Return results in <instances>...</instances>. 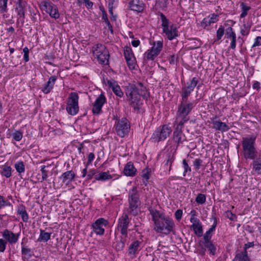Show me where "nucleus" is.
<instances>
[{
  "label": "nucleus",
  "instance_id": "f257e3e1",
  "mask_svg": "<svg viewBox=\"0 0 261 261\" xmlns=\"http://www.w3.org/2000/svg\"><path fill=\"white\" fill-rule=\"evenodd\" d=\"M149 211L153 222V229L156 233L167 235L173 231L175 223L171 218L155 209L149 208Z\"/></svg>",
  "mask_w": 261,
  "mask_h": 261
},
{
  "label": "nucleus",
  "instance_id": "f03ea898",
  "mask_svg": "<svg viewBox=\"0 0 261 261\" xmlns=\"http://www.w3.org/2000/svg\"><path fill=\"white\" fill-rule=\"evenodd\" d=\"M124 91L127 100L135 110H139L140 109L142 105L141 96L146 99L148 97L146 87L141 82H138L136 84H128L125 87Z\"/></svg>",
  "mask_w": 261,
  "mask_h": 261
},
{
  "label": "nucleus",
  "instance_id": "7ed1b4c3",
  "mask_svg": "<svg viewBox=\"0 0 261 261\" xmlns=\"http://www.w3.org/2000/svg\"><path fill=\"white\" fill-rule=\"evenodd\" d=\"M257 135L252 134L242 138V152L246 160H254L257 157L258 152L256 148Z\"/></svg>",
  "mask_w": 261,
  "mask_h": 261
},
{
  "label": "nucleus",
  "instance_id": "20e7f679",
  "mask_svg": "<svg viewBox=\"0 0 261 261\" xmlns=\"http://www.w3.org/2000/svg\"><path fill=\"white\" fill-rule=\"evenodd\" d=\"M196 105L195 101H190L188 98H181L178 106L175 122L185 123L190 120L189 114Z\"/></svg>",
  "mask_w": 261,
  "mask_h": 261
},
{
  "label": "nucleus",
  "instance_id": "39448f33",
  "mask_svg": "<svg viewBox=\"0 0 261 261\" xmlns=\"http://www.w3.org/2000/svg\"><path fill=\"white\" fill-rule=\"evenodd\" d=\"M160 16L162 21L163 36L170 41L176 39L179 36L176 26L170 22L163 13H161Z\"/></svg>",
  "mask_w": 261,
  "mask_h": 261
},
{
  "label": "nucleus",
  "instance_id": "423d86ee",
  "mask_svg": "<svg viewBox=\"0 0 261 261\" xmlns=\"http://www.w3.org/2000/svg\"><path fill=\"white\" fill-rule=\"evenodd\" d=\"M128 201L129 203V213L134 216L138 214V208L141 202L139 198V194L137 187H133L128 192Z\"/></svg>",
  "mask_w": 261,
  "mask_h": 261
},
{
  "label": "nucleus",
  "instance_id": "0eeeda50",
  "mask_svg": "<svg viewBox=\"0 0 261 261\" xmlns=\"http://www.w3.org/2000/svg\"><path fill=\"white\" fill-rule=\"evenodd\" d=\"M172 128L169 124H163L156 128L150 140L153 142H159L165 140L171 134Z\"/></svg>",
  "mask_w": 261,
  "mask_h": 261
},
{
  "label": "nucleus",
  "instance_id": "6e6552de",
  "mask_svg": "<svg viewBox=\"0 0 261 261\" xmlns=\"http://www.w3.org/2000/svg\"><path fill=\"white\" fill-rule=\"evenodd\" d=\"M150 44L151 47L144 54V60L145 61H153L160 54L163 48V41L159 40L152 41Z\"/></svg>",
  "mask_w": 261,
  "mask_h": 261
},
{
  "label": "nucleus",
  "instance_id": "1a4fd4ad",
  "mask_svg": "<svg viewBox=\"0 0 261 261\" xmlns=\"http://www.w3.org/2000/svg\"><path fill=\"white\" fill-rule=\"evenodd\" d=\"M93 54L99 63L107 64L109 54L106 46L102 44H96L92 47Z\"/></svg>",
  "mask_w": 261,
  "mask_h": 261
},
{
  "label": "nucleus",
  "instance_id": "9d476101",
  "mask_svg": "<svg viewBox=\"0 0 261 261\" xmlns=\"http://www.w3.org/2000/svg\"><path fill=\"white\" fill-rule=\"evenodd\" d=\"M79 97L77 93L71 92L68 98L66 106V111L68 114L74 116L79 111Z\"/></svg>",
  "mask_w": 261,
  "mask_h": 261
},
{
  "label": "nucleus",
  "instance_id": "9b49d317",
  "mask_svg": "<svg viewBox=\"0 0 261 261\" xmlns=\"http://www.w3.org/2000/svg\"><path fill=\"white\" fill-rule=\"evenodd\" d=\"M115 128L117 135L123 138L128 134L130 128V123L126 118H122L115 122Z\"/></svg>",
  "mask_w": 261,
  "mask_h": 261
},
{
  "label": "nucleus",
  "instance_id": "f8f14e48",
  "mask_svg": "<svg viewBox=\"0 0 261 261\" xmlns=\"http://www.w3.org/2000/svg\"><path fill=\"white\" fill-rule=\"evenodd\" d=\"M42 9L48 13L50 17L58 19L60 17L58 9L56 5L49 0H44L40 4Z\"/></svg>",
  "mask_w": 261,
  "mask_h": 261
},
{
  "label": "nucleus",
  "instance_id": "ddd939ff",
  "mask_svg": "<svg viewBox=\"0 0 261 261\" xmlns=\"http://www.w3.org/2000/svg\"><path fill=\"white\" fill-rule=\"evenodd\" d=\"M130 225V220L128 218V214L123 213L118 219L117 229L122 236L127 237L128 228Z\"/></svg>",
  "mask_w": 261,
  "mask_h": 261
},
{
  "label": "nucleus",
  "instance_id": "4468645a",
  "mask_svg": "<svg viewBox=\"0 0 261 261\" xmlns=\"http://www.w3.org/2000/svg\"><path fill=\"white\" fill-rule=\"evenodd\" d=\"M199 82L198 78L194 77L182 86L180 92L181 98H188Z\"/></svg>",
  "mask_w": 261,
  "mask_h": 261
},
{
  "label": "nucleus",
  "instance_id": "2eb2a0df",
  "mask_svg": "<svg viewBox=\"0 0 261 261\" xmlns=\"http://www.w3.org/2000/svg\"><path fill=\"white\" fill-rule=\"evenodd\" d=\"M15 10L17 15V23L21 22L22 24L24 23L27 3L23 0H17L15 2Z\"/></svg>",
  "mask_w": 261,
  "mask_h": 261
},
{
  "label": "nucleus",
  "instance_id": "dca6fc26",
  "mask_svg": "<svg viewBox=\"0 0 261 261\" xmlns=\"http://www.w3.org/2000/svg\"><path fill=\"white\" fill-rule=\"evenodd\" d=\"M176 126L173 131V140L176 143L177 147L186 140L185 134L182 133V128L185 123L181 122H175Z\"/></svg>",
  "mask_w": 261,
  "mask_h": 261
},
{
  "label": "nucleus",
  "instance_id": "f3484780",
  "mask_svg": "<svg viewBox=\"0 0 261 261\" xmlns=\"http://www.w3.org/2000/svg\"><path fill=\"white\" fill-rule=\"evenodd\" d=\"M108 224V221L103 218L97 219L91 225L93 232L97 235L102 236L105 233V227Z\"/></svg>",
  "mask_w": 261,
  "mask_h": 261
},
{
  "label": "nucleus",
  "instance_id": "a211bd4d",
  "mask_svg": "<svg viewBox=\"0 0 261 261\" xmlns=\"http://www.w3.org/2000/svg\"><path fill=\"white\" fill-rule=\"evenodd\" d=\"M20 236V231L17 233H14L7 229L2 232L3 239L6 241V244L9 243L10 244H15Z\"/></svg>",
  "mask_w": 261,
  "mask_h": 261
},
{
  "label": "nucleus",
  "instance_id": "6ab92c4d",
  "mask_svg": "<svg viewBox=\"0 0 261 261\" xmlns=\"http://www.w3.org/2000/svg\"><path fill=\"white\" fill-rule=\"evenodd\" d=\"M106 98L103 94H100L93 104L92 113L97 115L100 113L102 111V108L106 102Z\"/></svg>",
  "mask_w": 261,
  "mask_h": 261
},
{
  "label": "nucleus",
  "instance_id": "aec40b11",
  "mask_svg": "<svg viewBox=\"0 0 261 261\" xmlns=\"http://www.w3.org/2000/svg\"><path fill=\"white\" fill-rule=\"evenodd\" d=\"M225 37L230 41L229 48L234 50L236 48L237 36L232 27H229L225 30Z\"/></svg>",
  "mask_w": 261,
  "mask_h": 261
},
{
  "label": "nucleus",
  "instance_id": "412c9836",
  "mask_svg": "<svg viewBox=\"0 0 261 261\" xmlns=\"http://www.w3.org/2000/svg\"><path fill=\"white\" fill-rule=\"evenodd\" d=\"M219 15L213 13L209 15L207 17L204 18L199 23L200 26L205 29L212 24L216 23L218 21Z\"/></svg>",
  "mask_w": 261,
  "mask_h": 261
},
{
  "label": "nucleus",
  "instance_id": "4be33fe9",
  "mask_svg": "<svg viewBox=\"0 0 261 261\" xmlns=\"http://www.w3.org/2000/svg\"><path fill=\"white\" fill-rule=\"evenodd\" d=\"M106 84L112 90L114 93L117 96L120 98L123 97L124 95L123 92L116 81L114 80H107Z\"/></svg>",
  "mask_w": 261,
  "mask_h": 261
},
{
  "label": "nucleus",
  "instance_id": "5701e85b",
  "mask_svg": "<svg viewBox=\"0 0 261 261\" xmlns=\"http://www.w3.org/2000/svg\"><path fill=\"white\" fill-rule=\"evenodd\" d=\"M217 117L215 116L211 118L212 123L213 124V128L216 130H219L222 132L228 131L230 128L225 123L217 120Z\"/></svg>",
  "mask_w": 261,
  "mask_h": 261
},
{
  "label": "nucleus",
  "instance_id": "b1692460",
  "mask_svg": "<svg viewBox=\"0 0 261 261\" xmlns=\"http://www.w3.org/2000/svg\"><path fill=\"white\" fill-rule=\"evenodd\" d=\"M75 173L72 170L66 171L59 177L62 182L66 186L70 184L74 179Z\"/></svg>",
  "mask_w": 261,
  "mask_h": 261
},
{
  "label": "nucleus",
  "instance_id": "393cba45",
  "mask_svg": "<svg viewBox=\"0 0 261 261\" xmlns=\"http://www.w3.org/2000/svg\"><path fill=\"white\" fill-rule=\"evenodd\" d=\"M130 10L138 12H142L145 8V4L140 0H131L128 3Z\"/></svg>",
  "mask_w": 261,
  "mask_h": 261
},
{
  "label": "nucleus",
  "instance_id": "a878e982",
  "mask_svg": "<svg viewBox=\"0 0 261 261\" xmlns=\"http://www.w3.org/2000/svg\"><path fill=\"white\" fill-rule=\"evenodd\" d=\"M123 173L127 176L134 177L137 174V169L132 162H127L124 166Z\"/></svg>",
  "mask_w": 261,
  "mask_h": 261
},
{
  "label": "nucleus",
  "instance_id": "bb28decb",
  "mask_svg": "<svg viewBox=\"0 0 261 261\" xmlns=\"http://www.w3.org/2000/svg\"><path fill=\"white\" fill-rule=\"evenodd\" d=\"M57 79V76L55 75L51 76L49 78L48 82L45 84L41 90L44 94H48L54 88Z\"/></svg>",
  "mask_w": 261,
  "mask_h": 261
},
{
  "label": "nucleus",
  "instance_id": "cd10ccee",
  "mask_svg": "<svg viewBox=\"0 0 261 261\" xmlns=\"http://www.w3.org/2000/svg\"><path fill=\"white\" fill-rule=\"evenodd\" d=\"M191 223L192 224L190 227L193 229L195 234L198 237H201L203 234V227L200 221L195 220Z\"/></svg>",
  "mask_w": 261,
  "mask_h": 261
},
{
  "label": "nucleus",
  "instance_id": "c85d7f7f",
  "mask_svg": "<svg viewBox=\"0 0 261 261\" xmlns=\"http://www.w3.org/2000/svg\"><path fill=\"white\" fill-rule=\"evenodd\" d=\"M17 213L21 217L23 222H28L29 217L24 205L23 204L19 205L17 209Z\"/></svg>",
  "mask_w": 261,
  "mask_h": 261
},
{
  "label": "nucleus",
  "instance_id": "c756f323",
  "mask_svg": "<svg viewBox=\"0 0 261 261\" xmlns=\"http://www.w3.org/2000/svg\"><path fill=\"white\" fill-rule=\"evenodd\" d=\"M151 170L148 167L143 169L141 172V176L142 178V182L146 186L148 184V179L151 175Z\"/></svg>",
  "mask_w": 261,
  "mask_h": 261
},
{
  "label": "nucleus",
  "instance_id": "7c9ffc66",
  "mask_svg": "<svg viewBox=\"0 0 261 261\" xmlns=\"http://www.w3.org/2000/svg\"><path fill=\"white\" fill-rule=\"evenodd\" d=\"M141 242L135 241L133 242L129 247L128 253L129 254L135 255L140 250Z\"/></svg>",
  "mask_w": 261,
  "mask_h": 261
},
{
  "label": "nucleus",
  "instance_id": "2f4dec72",
  "mask_svg": "<svg viewBox=\"0 0 261 261\" xmlns=\"http://www.w3.org/2000/svg\"><path fill=\"white\" fill-rule=\"evenodd\" d=\"M95 180L98 181H105L112 178V176L110 174L109 171L102 172L95 175Z\"/></svg>",
  "mask_w": 261,
  "mask_h": 261
},
{
  "label": "nucleus",
  "instance_id": "473e14b6",
  "mask_svg": "<svg viewBox=\"0 0 261 261\" xmlns=\"http://www.w3.org/2000/svg\"><path fill=\"white\" fill-rule=\"evenodd\" d=\"M217 226L216 219L215 218V221L211 227L206 231L203 236L204 242L210 241L212 236V233L215 230Z\"/></svg>",
  "mask_w": 261,
  "mask_h": 261
},
{
  "label": "nucleus",
  "instance_id": "72a5a7b5",
  "mask_svg": "<svg viewBox=\"0 0 261 261\" xmlns=\"http://www.w3.org/2000/svg\"><path fill=\"white\" fill-rule=\"evenodd\" d=\"M1 168L2 170L0 171V173L2 176L6 178H9L11 176L12 168L10 166L4 165L1 167Z\"/></svg>",
  "mask_w": 261,
  "mask_h": 261
},
{
  "label": "nucleus",
  "instance_id": "f704fd0d",
  "mask_svg": "<svg viewBox=\"0 0 261 261\" xmlns=\"http://www.w3.org/2000/svg\"><path fill=\"white\" fill-rule=\"evenodd\" d=\"M169 4V0H155V6L162 11H166Z\"/></svg>",
  "mask_w": 261,
  "mask_h": 261
},
{
  "label": "nucleus",
  "instance_id": "c9c22d12",
  "mask_svg": "<svg viewBox=\"0 0 261 261\" xmlns=\"http://www.w3.org/2000/svg\"><path fill=\"white\" fill-rule=\"evenodd\" d=\"M252 162V169L257 174H261V159L256 158L253 160Z\"/></svg>",
  "mask_w": 261,
  "mask_h": 261
},
{
  "label": "nucleus",
  "instance_id": "e433bc0d",
  "mask_svg": "<svg viewBox=\"0 0 261 261\" xmlns=\"http://www.w3.org/2000/svg\"><path fill=\"white\" fill-rule=\"evenodd\" d=\"M232 261H250L247 253L242 251L237 252Z\"/></svg>",
  "mask_w": 261,
  "mask_h": 261
},
{
  "label": "nucleus",
  "instance_id": "4c0bfd02",
  "mask_svg": "<svg viewBox=\"0 0 261 261\" xmlns=\"http://www.w3.org/2000/svg\"><path fill=\"white\" fill-rule=\"evenodd\" d=\"M175 150L172 153H168L166 155L165 165L169 166V171L171 169L172 164L175 159Z\"/></svg>",
  "mask_w": 261,
  "mask_h": 261
},
{
  "label": "nucleus",
  "instance_id": "58836bf2",
  "mask_svg": "<svg viewBox=\"0 0 261 261\" xmlns=\"http://www.w3.org/2000/svg\"><path fill=\"white\" fill-rule=\"evenodd\" d=\"M14 167L19 175L25 172V165L22 161H19L14 164Z\"/></svg>",
  "mask_w": 261,
  "mask_h": 261
},
{
  "label": "nucleus",
  "instance_id": "ea45409f",
  "mask_svg": "<svg viewBox=\"0 0 261 261\" xmlns=\"http://www.w3.org/2000/svg\"><path fill=\"white\" fill-rule=\"evenodd\" d=\"M50 236L51 233L46 232L44 230L41 229L38 241L46 242L50 239Z\"/></svg>",
  "mask_w": 261,
  "mask_h": 261
},
{
  "label": "nucleus",
  "instance_id": "a19ab883",
  "mask_svg": "<svg viewBox=\"0 0 261 261\" xmlns=\"http://www.w3.org/2000/svg\"><path fill=\"white\" fill-rule=\"evenodd\" d=\"M240 8L242 11V13L240 14V18H244L247 16L248 11L251 9V7L248 6L246 3L242 2L240 4Z\"/></svg>",
  "mask_w": 261,
  "mask_h": 261
},
{
  "label": "nucleus",
  "instance_id": "79ce46f5",
  "mask_svg": "<svg viewBox=\"0 0 261 261\" xmlns=\"http://www.w3.org/2000/svg\"><path fill=\"white\" fill-rule=\"evenodd\" d=\"M251 27V24L248 22L244 23L241 27L240 33L243 36H247L250 33V30Z\"/></svg>",
  "mask_w": 261,
  "mask_h": 261
},
{
  "label": "nucleus",
  "instance_id": "37998d69",
  "mask_svg": "<svg viewBox=\"0 0 261 261\" xmlns=\"http://www.w3.org/2000/svg\"><path fill=\"white\" fill-rule=\"evenodd\" d=\"M21 252L22 258H24L28 259L32 257L33 255V251L28 246L21 248Z\"/></svg>",
  "mask_w": 261,
  "mask_h": 261
},
{
  "label": "nucleus",
  "instance_id": "c03bdc74",
  "mask_svg": "<svg viewBox=\"0 0 261 261\" xmlns=\"http://www.w3.org/2000/svg\"><path fill=\"white\" fill-rule=\"evenodd\" d=\"M204 246L205 248L208 249L211 254L214 255L215 254L216 248L211 241L204 242Z\"/></svg>",
  "mask_w": 261,
  "mask_h": 261
},
{
  "label": "nucleus",
  "instance_id": "a18cd8bd",
  "mask_svg": "<svg viewBox=\"0 0 261 261\" xmlns=\"http://www.w3.org/2000/svg\"><path fill=\"white\" fill-rule=\"evenodd\" d=\"M124 55L125 60L135 57L132 51V48L128 46H126L124 47Z\"/></svg>",
  "mask_w": 261,
  "mask_h": 261
},
{
  "label": "nucleus",
  "instance_id": "49530a36",
  "mask_svg": "<svg viewBox=\"0 0 261 261\" xmlns=\"http://www.w3.org/2000/svg\"><path fill=\"white\" fill-rule=\"evenodd\" d=\"M8 0H0V13H7L8 11L7 5Z\"/></svg>",
  "mask_w": 261,
  "mask_h": 261
},
{
  "label": "nucleus",
  "instance_id": "de8ad7c7",
  "mask_svg": "<svg viewBox=\"0 0 261 261\" xmlns=\"http://www.w3.org/2000/svg\"><path fill=\"white\" fill-rule=\"evenodd\" d=\"M46 166L45 165H42L41 166V172L42 174L41 182H43L44 180H46L48 178V171L46 169Z\"/></svg>",
  "mask_w": 261,
  "mask_h": 261
},
{
  "label": "nucleus",
  "instance_id": "09e8293b",
  "mask_svg": "<svg viewBox=\"0 0 261 261\" xmlns=\"http://www.w3.org/2000/svg\"><path fill=\"white\" fill-rule=\"evenodd\" d=\"M126 238L127 237H124V236H122L121 240L117 242L116 245V248L117 250H122L124 247Z\"/></svg>",
  "mask_w": 261,
  "mask_h": 261
},
{
  "label": "nucleus",
  "instance_id": "8fccbe9b",
  "mask_svg": "<svg viewBox=\"0 0 261 261\" xmlns=\"http://www.w3.org/2000/svg\"><path fill=\"white\" fill-rule=\"evenodd\" d=\"M195 201L199 204H203L206 201V196L204 194L199 193L195 198Z\"/></svg>",
  "mask_w": 261,
  "mask_h": 261
},
{
  "label": "nucleus",
  "instance_id": "3c124183",
  "mask_svg": "<svg viewBox=\"0 0 261 261\" xmlns=\"http://www.w3.org/2000/svg\"><path fill=\"white\" fill-rule=\"evenodd\" d=\"M224 33H225V30H224V27L222 25H220L216 32V40L219 41L221 39Z\"/></svg>",
  "mask_w": 261,
  "mask_h": 261
},
{
  "label": "nucleus",
  "instance_id": "603ef678",
  "mask_svg": "<svg viewBox=\"0 0 261 261\" xmlns=\"http://www.w3.org/2000/svg\"><path fill=\"white\" fill-rule=\"evenodd\" d=\"M126 61L129 69H134L135 68L136 65V60L135 57L128 59L126 60Z\"/></svg>",
  "mask_w": 261,
  "mask_h": 261
},
{
  "label": "nucleus",
  "instance_id": "864d4df0",
  "mask_svg": "<svg viewBox=\"0 0 261 261\" xmlns=\"http://www.w3.org/2000/svg\"><path fill=\"white\" fill-rule=\"evenodd\" d=\"M13 139L16 141H20L23 137L22 133L19 130H15L12 134Z\"/></svg>",
  "mask_w": 261,
  "mask_h": 261
},
{
  "label": "nucleus",
  "instance_id": "5fc2aeb1",
  "mask_svg": "<svg viewBox=\"0 0 261 261\" xmlns=\"http://www.w3.org/2000/svg\"><path fill=\"white\" fill-rule=\"evenodd\" d=\"M10 205L11 203L9 201L5 200L4 197L0 195V208Z\"/></svg>",
  "mask_w": 261,
  "mask_h": 261
},
{
  "label": "nucleus",
  "instance_id": "6e6d98bb",
  "mask_svg": "<svg viewBox=\"0 0 261 261\" xmlns=\"http://www.w3.org/2000/svg\"><path fill=\"white\" fill-rule=\"evenodd\" d=\"M113 8L114 7H108L109 13L111 15L110 20L112 21H115L117 19V16L114 14Z\"/></svg>",
  "mask_w": 261,
  "mask_h": 261
},
{
  "label": "nucleus",
  "instance_id": "4d7b16f0",
  "mask_svg": "<svg viewBox=\"0 0 261 261\" xmlns=\"http://www.w3.org/2000/svg\"><path fill=\"white\" fill-rule=\"evenodd\" d=\"M182 165L183 167L184 168V176H185L186 173H187L188 171L190 172L191 171V167H189L188 162L186 159L182 160Z\"/></svg>",
  "mask_w": 261,
  "mask_h": 261
},
{
  "label": "nucleus",
  "instance_id": "13d9d810",
  "mask_svg": "<svg viewBox=\"0 0 261 261\" xmlns=\"http://www.w3.org/2000/svg\"><path fill=\"white\" fill-rule=\"evenodd\" d=\"M202 161L200 159H196L193 162V166L195 169L198 170L202 164Z\"/></svg>",
  "mask_w": 261,
  "mask_h": 261
},
{
  "label": "nucleus",
  "instance_id": "bf43d9fd",
  "mask_svg": "<svg viewBox=\"0 0 261 261\" xmlns=\"http://www.w3.org/2000/svg\"><path fill=\"white\" fill-rule=\"evenodd\" d=\"M6 241L3 239H0V253L4 252L6 248Z\"/></svg>",
  "mask_w": 261,
  "mask_h": 261
},
{
  "label": "nucleus",
  "instance_id": "052dcab7",
  "mask_svg": "<svg viewBox=\"0 0 261 261\" xmlns=\"http://www.w3.org/2000/svg\"><path fill=\"white\" fill-rule=\"evenodd\" d=\"M197 213L196 211V210H192L191 211V212L190 213V215H191L190 221L191 222H193L194 220H195L196 221L199 220V219H198L196 217V216L197 215Z\"/></svg>",
  "mask_w": 261,
  "mask_h": 261
},
{
  "label": "nucleus",
  "instance_id": "680f3d73",
  "mask_svg": "<svg viewBox=\"0 0 261 261\" xmlns=\"http://www.w3.org/2000/svg\"><path fill=\"white\" fill-rule=\"evenodd\" d=\"M182 214H183V212L181 210H180V209L177 210V211H175V212L174 213V216H175V219L177 221H179L182 218Z\"/></svg>",
  "mask_w": 261,
  "mask_h": 261
},
{
  "label": "nucleus",
  "instance_id": "e2e57ef3",
  "mask_svg": "<svg viewBox=\"0 0 261 261\" xmlns=\"http://www.w3.org/2000/svg\"><path fill=\"white\" fill-rule=\"evenodd\" d=\"M226 217L231 221H234L237 219L236 214H233L231 211H227L226 212Z\"/></svg>",
  "mask_w": 261,
  "mask_h": 261
},
{
  "label": "nucleus",
  "instance_id": "0e129e2a",
  "mask_svg": "<svg viewBox=\"0 0 261 261\" xmlns=\"http://www.w3.org/2000/svg\"><path fill=\"white\" fill-rule=\"evenodd\" d=\"M97 173V171L96 169H92L90 170L87 175V178L88 179H91L93 178V177L95 176Z\"/></svg>",
  "mask_w": 261,
  "mask_h": 261
},
{
  "label": "nucleus",
  "instance_id": "69168bd1",
  "mask_svg": "<svg viewBox=\"0 0 261 261\" xmlns=\"http://www.w3.org/2000/svg\"><path fill=\"white\" fill-rule=\"evenodd\" d=\"M260 45H261V37L258 36L255 38L254 43L252 46V48H254Z\"/></svg>",
  "mask_w": 261,
  "mask_h": 261
},
{
  "label": "nucleus",
  "instance_id": "338daca9",
  "mask_svg": "<svg viewBox=\"0 0 261 261\" xmlns=\"http://www.w3.org/2000/svg\"><path fill=\"white\" fill-rule=\"evenodd\" d=\"M95 158V155L93 153L91 152L89 154L88 156V161L86 163L87 166H89L90 164H91L92 162Z\"/></svg>",
  "mask_w": 261,
  "mask_h": 261
},
{
  "label": "nucleus",
  "instance_id": "774afa93",
  "mask_svg": "<svg viewBox=\"0 0 261 261\" xmlns=\"http://www.w3.org/2000/svg\"><path fill=\"white\" fill-rule=\"evenodd\" d=\"M102 22L105 23L111 34H113V25L111 24L110 20L108 19L107 20L103 21Z\"/></svg>",
  "mask_w": 261,
  "mask_h": 261
}]
</instances>
